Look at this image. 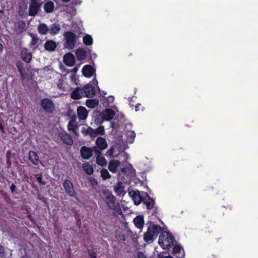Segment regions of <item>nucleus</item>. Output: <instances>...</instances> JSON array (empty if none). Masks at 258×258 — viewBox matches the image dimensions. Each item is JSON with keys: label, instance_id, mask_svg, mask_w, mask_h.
<instances>
[{"label": "nucleus", "instance_id": "obj_1", "mask_svg": "<svg viewBox=\"0 0 258 258\" xmlns=\"http://www.w3.org/2000/svg\"><path fill=\"white\" fill-rule=\"evenodd\" d=\"M108 169L112 173H117L120 168V172L118 174V178L124 182H127L135 175V170L131 165L126 168H121V163L117 160H111L108 164Z\"/></svg>", "mask_w": 258, "mask_h": 258}, {"label": "nucleus", "instance_id": "obj_2", "mask_svg": "<svg viewBox=\"0 0 258 258\" xmlns=\"http://www.w3.org/2000/svg\"><path fill=\"white\" fill-rule=\"evenodd\" d=\"M160 226L156 225H150L147 231L144 234V239L148 242H152L161 231Z\"/></svg>", "mask_w": 258, "mask_h": 258}, {"label": "nucleus", "instance_id": "obj_3", "mask_svg": "<svg viewBox=\"0 0 258 258\" xmlns=\"http://www.w3.org/2000/svg\"><path fill=\"white\" fill-rule=\"evenodd\" d=\"M173 242V238L169 232L164 231L160 235L158 243L163 249H168Z\"/></svg>", "mask_w": 258, "mask_h": 258}, {"label": "nucleus", "instance_id": "obj_4", "mask_svg": "<svg viewBox=\"0 0 258 258\" xmlns=\"http://www.w3.org/2000/svg\"><path fill=\"white\" fill-rule=\"evenodd\" d=\"M97 84V80L93 79L91 82L82 88L84 97H90L94 95L96 91V87L98 88Z\"/></svg>", "mask_w": 258, "mask_h": 258}, {"label": "nucleus", "instance_id": "obj_5", "mask_svg": "<svg viewBox=\"0 0 258 258\" xmlns=\"http://www.w3.org/2000/svg\"><path fill=\"white\" fill-rule=\"evenodd\" d=\"M128 195L136 205H139L142 202H143L144 199L148 197L147 192L139 190H132L128 192Z\"/></svg>", "mask_w": 258, "mask_h": 258}, {"label": "nucleus", "instance_id": "obj_6", "mask_svg": "<svg viewBox=\"0 0 258 258\" xmlns=\"http://www.w3.org/2000/svg\"><path fill=\"white\" fill-rule=\"evenodd\" d=\"M64 37L66 40L64 47L69 49H73L77 40L76 35L72 32L68 31L64 33Z\"/></svg>", "mask_w": 258, "mask_h": 258}, {"label": "nucleus", "instance_id": "obj_7", "mask_svg": "<svg viewBox=\"0 0 258 258\" xmlns=\"http://www.w3.org/2000/svg\"><path fill=\"white\" fill-rule=\"evenodd\" d=\"M102 194L108 206L111 209H115L116 208L115 198L112 193L108 190H104L102 191Z\"/></svg>", "mask_w": 258, "mask_h": 258}, {"label": "nucleus", "instance_id": "obj_8", "mask_svg": "<svg viewBox=\"0 0 258 258\" xmlns=\"http://www.w3.org/2000/svg\"><path fill=\"white\" fill-rule=\"evenodd\" d=\"M40 7L39 0H31L29 6V15L35 16Z\"/></svg>", "mask_w": 258, "mask_h": 258}, {"label": "nucleus", "instance_id": "obj_9", "mask_svg": "<svg viewBox=\"0 0 258 258\" xmlns=\"http://www.w3.org/2000/svg\"><path fill=\"white\" fill-rule=\"evenodd\" d=\"M41 105L43 109L47 112L51 113L54 109L53 103L48 99H42L41 101Z\"/></svg>", "mask_w": 258, "mask_h": 258}, {"label": "nucleus", "instance_id": "obj_10", "mask_svg": "<svg viewBox=\"0 0 258 258\" xmlns=\"http://www.w3.org/2000/svg\"><path fill=\"white\" fill-rule=\"evenodd\" d=\"M82 72L84 76L90 78L95 74V70L91 65H85Z\"/></svg>", "mask_w": 258, "mask_h": 258}, {"label": "nucleus", "instance_id": "obj_11", "mask_svg": "<svg viewBox=\"0 0 258 258\" xmlns=\"http://www.w3.org/2000/svg\"><path fill=\"white\" fill-rule=\"evenodd\" d=\"M64 63L69 67H72L75 63V56L72 53L68 52L63 56Z\"/></svg>", "mask_w": 258, "mask_h": 258}, {"label": "nucleus", "instance_id": "obj_12", "mask_svg": "<svg viewBox=\"0 0 258 258\" xmlns=\"http://www.w3.org/2000/svg\"><path fill=\"white\" fill-rule=\"evenodd\" d=\"M63 186L66 191V192L72 197H74L75 195V192L74 189L73 185L72 182L68 180H64Z\"/></svg>", "mask_w": 258, "mask_h": 258}, {"label": "nucleus", "instance_id": "obj_13", "mask_svg": "<svg viewBox=\"0 0 258 258\" xmlns=\"http://www.w3.org/2000/svg\"><path fill=\"white\" fill-rule=\"evenodd\" d=\"M87 133L90 134L92 138H95L98 135H104L105 130L104 127L102 126H100L95 130L89 127L87 129Z\"/></svg>", "mask_w": 258, "mask_h": 258}, {"label": "nucleus", "instance_id": "obj_14", "mask_svg": "<svg viewBox=\"0 0 258 258\" xmlns=\"http://www.w3.org/2000/svg\"><path fill=\"white\" fill-rule=\"evenodd\" d=\"M120 154V152L118 149L117 145H114L110 148L106 152V156L107 157H118Z\"/></svg>", "mask_w": 258, "mask_h": 258}, {"label": "nucleus", "instance_id": "obj_15", "mask_svg": "<svg viewBox=\"0 0 258 258\" xmlns=\"http://www.w3.org/2000/svg\"><path fill=\"white\" fill-rule=\"evenodd\" d=\"M77 114L80 120H84L88 116V112L85 107L79 106L77 108Z\"/></svg>", "mask_w": 258, "mask_h": 258}, {"label": "nucleus", "instance_id": "obj_16", "mask_svg": "<svg viewBox=\"0 0 258 258\" xmlns=\"http://www.w3.org/2000/svg\"><path fill=\"white\" fill-rule=\"evenodd\" d=\"M115 115L114 110L112 109H106L102 113L101 117L103 119L109 120L112 119Z\"/></svg>", "mask_w": 258, "mask_h": 258}, {"label": "nucleus", "instance_id": "obj_17", "mask_svg": "<svg viewBox=\"0 0 258 258\" xmlns=\"http://www.w3.org/2000/svg\"><path fill=\"white\" fill-rule=\"evenodd\" d=\"M95 143L97 148L101 150H104L108 147L107 142L105 139L102 137L97 138Z\"/></svg>", "mask_w": 258, "mask_h": 258}, {"label": "nucleus", "instance_id": "obj_18", "mask_svg": "<svg viewBox=\"0 0 258 258\" xmlns=\"http://www.w3.org/2000/svg\"><path fill=\"white\" fill-rule=\"evenodd\" d=\"M92 150L86 147H83L81 149L82 157L85 159H89L92 155Z\"/></svg>", "mask_w": 258, "mask_h": 258}, {"label": "nucleus", "instance_id": "obj_19", "mask_svg": "<svg viewBox=\"0 0 258 258\" xmlns=\"http://www.w3.org/2000/svg\"><path fill=\"white\" fill-rule=\"evenodd\" d=\"M83 96H84V95L83 90L79 87L74 90L71 94V98L75 100L79 99Z\"/></svg>", "mask_w": 258, "mask_h": 258}, {"label": "nucleus", "instance_id": "obj_20", "mask_svg": "<svg viewBox=\"0 0 258 258\" xmlns=\"http://www.w3.org/2000/svg\"><path fill=\"white\" fill-rule=\"evenodd\" d=\"M59 136L64 143L69 145L73 144V141L72 138L66 132L60 133Z\"/></svg>", "mask_w": 258, "mask_h": 258}, {"label": "nucleus", "instance_id": "obj_21", "mask_svg": "<svg viewBox=\"0 0 258 258\" xmlns=\"http://www.w3.org/2000/svg\"><path fill=\"white\" fill-rule=\"evenodd\" d=\"M21 57L26 62H29L32 58V54L27 49L24 48L21 51Z\"/></svg>", "mask_w": 258, "mask_h": 258}, {"label": "nucleus", "instance_id": "obj_22", "mask_svg": "<svg viewBox=\"0 0 258 258\" xmlns=\"http://www.w3.org/2000/svg\"><path fill=\"white\" fill-rule=\"evenodd\" d=\"M29 157L30 160L34 164L36 165H39L40 164H41V161L39 160V157L35 152H29Z\"/></svg>", "mask_w": 258, "mask_h": 258}, {"label": "nucleus", "instance_id": "obj_23", "mask_svg": "<svg viewBox=\"0 0 258 258\" xmlns=\"http://www.w3.org/2000/svg\"><path fill=\"white\" fill-rule=\"evenodd\" d=\"M114 190L116 194L119 196H123L125 194L124 186L121 182H118L114 186Z\"/></svg>", "mask_w": 258, "mask_h": 258}, {"label": "nucleus", "instance_id": "obj_24", "mask_svg": "<svg viewBox=\"0 0 258 258\" xmlns=\"http://www.w3.org/2000/svg\"><path fill=\"white\" fill-rule=\"evenodd\" d=\"M134 223L136 226L139 229H142L144 226V221L143 216H137L134 219Z\"/></svg>", "mask_w": 258, "mask_h": 258}, {"label": "nucleus", "instance_id": "obj_25", "mask_svg": "<svg viewBox=\"0 0 258 258\" xmlns=\"http://www.w3.org/2000/svg\"><path fill=\"white\" fill-rule=\"evenodd\" d=\"M68 128L70 131H72L74 134H78V126L75 120H71L68 125Z\"/></svg>", "mask_w": 258, "mask_h": 258}, {"label": "nucleus", "instance_id": "obj_26", "mask_svg": "<svg viewBox=\"0 0 258 258\" xmlns=\"http://www.w3.org/2000/svg\"><path fill=\"white\" fill-rule=\"evenodd\" d=\"M143 203L146 206L148 209L153 208L155 205V201L151 199L148 194V197H146L143 200Z\"/></svg>", "mask_w": 258, "mask_h": 258}, {"label": "nucleus", "instance_id": "obj_27", "mask_svg": "<svg viewBox=\"0 0 258 258\" xmlns=\"http://www.w3.org/2000/svg\"><path fill=\"white\" fill-rule=\"evenodd\" d=\"M173 252L177 255V258H182L184 255V250L183 248L178 245H175L173 247Z\"/></svg>", "mask_w": 258, "mask_h": 258}, {"label": "nucleus", "instance_id": "obj_28", "mask_svg": "<svg viewBox=\"0 0 258 258\" xmlns=\"http://www.w3.org/2000/svg\"><path fill=\"white\" fill-rule=\"evenodd\" d=\"M60 30V25L58 24H53L50 25L49 32L51 35L57 34Z\"/></svg>", "mask_w": 258, "mask_h": 258}, {"label": "nucleus", "instance_id": "obj_29", "mask_svg": "<svg viewBox=\"0 0 258 258\" xmlns=\"http://www.w3.org/2000/svg\"><path fill=\"white\" fill-rule=\"evenodd\" d=\"M56 43L52 40L47 41L45 43V48L48 51H53L56 47Z\"/></svg>", "mask_w": 258, "mask_h": 258}, {"label": "nucleus", "instance_id": "obj_30", "mask_svg": "<svg viewBox=\"0 0 258 258\" xmlns=\"http://www.w3.org/2000/svg\"><path fill=\"white\" fill-rule=\"evenodd\" d=\"M125 134L127 137L126 142L130 144L133 143L136 137L135 132L133 131H128L126 132Z\"/></svg>", "mask_w": 258, "mask_h": 258}, {"label": "nucleus", "instance_id": "obj_31", "mask_svg": "<svg viewBox=\"0 0 258 258\" xmlns=\"http://www.w3.org/2000/svg\"><path fill=\"white\" fill-rule=\"evenodd\" d=\"M99 104V101L97 99H87L86 105L90 108H94Z\"/></svg>", "mask_w": 258, "mask_h": 258}, {"label": "nucleus", "instance_id": "obj_32", "mask_svg": "<svg viewBox=\"0 0 258 258\" xmlns=\"http://www.w3.org/2000/svg\"><path fill=\"white\" fill-rule=\"evenodd\" d=\"M86 51L82 48H79L76 51V55L78 59L82 60L86 57Z\"/></svg>", "mask_w": 258, "mask_h": 258}, {"label": "nucleus", "instance_id": "obj_33", "mask_svg": "<svg viewBox=\"0 0 258 258\" xmlns=\"http://www.w3.org/2000/svg\"><path fill=\"white\" fill-rule=\"evenodd\" d=\"M96 162L98 165L102 166H105L107 164L106 160L101 154H99L97 155V156L96 157Z\"/></svg>", "mask_w": 258, "mask_h": 258}, {"label": "nucleus", "instance_id": "obj_34", "mask_svg": "<svg viewBox=\"0 0 258 258\" xmlns=\"http://www.w3.org/2000/svg\"><path fill=\"white\" fill-rule=\"evenodd\" d=\"M54 4L51 2H48L44 5V10L46 13H51L54 9Z\"/></svg>", "mask_w": 258, "mask_h": 258}, {"label": "nucleus", "instance_id": "obj_35", "mask_svg": "<svg viewBox=\"0 0 258 258\" xmlns=\"http://www.w3.org/2000/svg\"><path fill=\"white\" fill-rule=\"evenodd\" d=\"M38 32L42 35L46 34L49 31L48 26L44 24H40L38 27Z\"/></svg>", "mask_w": 258, "mask_h": 258}, {"label": "nucleus", "instance_id": "obj_36", "mask_svg": "<svg viewBox=\"0 0 258 258\" xmlns=\"http://www.w3.org/2000/svg\"><path fill=\"white\" fill-rule=\"evenodd\" d=\"M83 168L87 174L91 175L93 173V168L92 166L88 163H85L83 165Z\"/></svg>", "mask_w": 258, "mask_h": 258}, {"label": "nucleus", "instance_id": "obj_37", "mask_svg": "<svg viewBox=\"0 0 258 258\" xmlns=\"http://www.w3.org/2000/svg\"><path fill=\"white\" fill-rule=\"evenodd\" d=\"M83 41L85 45H91L93 43V38L91 35L86 34L83 37Z\"/></svg>", "mask_w": 258, "mask_h": 258}, {"label": "nucleus", "instance_id": "obj_38", "mask_svg": "<svg viewBox=\"0 0 258 258\" xmlns=\"http://www.w3.org/2000/svg\"><path fill=\"white\" fill-rule=\"evenodd\" d=\"M101 176L104 180L111 178V175L106 169H103L101 170Z\"/></svg>", "mask_w": 258, "mask_h": 258}, {"label": "nucleus", "instance_id": "obj_39", "mask_svg": "<svg viewBox=\"0 0 258 258\" xmlns=\"http://www.w3.org/2000/svg\"><path fill=\"white\" fill-rule=\"evenodd\" d=\"M31 37V41L30 42V45L34 48L36 46L38 43V38L36 35L34 34H30Z\"/></svg>", "mask_w": 258, "mask_h": 258}, {"label": "nucleus", "instance_id": "obj_40", "mask_svg": "<svg viewBox=\"0 0 258 258\" xmlns=\"http://www.w3.org/2000/svg\"><path fill=\"white\" fill-rule=\"evenodd\" d=\"M57 87L62 90H66L64 86H63V80L59 79L57 83Z\"/></svg>", "mask_w": 258, "mask_h": 258}, {"label": "nucleus", "instance_id": "obj_41", "mask_svg": "<svg viewBox=\"0 0 258 258\" xmlns=\"http://www.w3.org/2000/svg\"><path fill=\"white\" fill-rule=\"evenodd\" d=\"M71 81L75 84H77L79 79L75 74H72L70 76Z\"/></svg>", "mask_w": 258, "mask_h": 258}, {"label": "nucleus", "instance_id": "obj_42", "mask_svg": "<svg viewBox=\"0 0 258 258\" xmlns=\"http://www.w3.org/2000/svg\"><path fill=\"white\" fill-rule=\"evenodd\" d=\"M138 258H146V257L143 252H139L138 254Z\"/></svg>", "mask_w": 258, "mask_h": 258}, {"label": "nucleus", "instance_id": "obj_43", "mask_svg": "<svg viewBox=\"0 0 258 258\" xmlns=\"http://www.w3.org/2000/svg\"><path fill=\"white\" fill-rule=\"evenodd\" d=\"M117 236L120 240H121V241L125 240V236L124 235H118Z\"/></svg>", "mask_w": 258, "mask_h": 258}, {"label": "nucleus", "instance_id": "obj_44", "mask_svg": "<svg viewBox=\"0 0 258 258\" xmlns=\"http://www.w3.org/2000/svg\"><path fill=\"white\" fill-rule=\"evenodd\" d=\"M114 97L113 96H109L108 98V101L109 103H112L114 101Z\"/></svg>", "mask_w": 258, "mask_h": 258}, {"label": "nucleus", "instance_id": "obj_45", "mask_svg": "<svg viewBox=\"0 0 258 258\" xmlns=\"http://www.w3.org/2000/svg\"><path fill=\"white\" fill-rule=\"evenodd\" d=\"M4 251V248L0 246V257L3 256V253Z\"/></svg>", "mask_w": 258, "mask_h": 258}, {"label": "nucleus", "instance_id": "obj_46", "mask_svg": "<svg viewBox=\"0 0 258 258\" xmlns=\"http://www.w3.org/2000/svg\"><path fill=\"white\" fill-rule=\"evenodd\" d=\"M90 256L91 258H96V254L94 252L90 253Z\"/></svg>", "mask_w": 258, "mask_h": 258}, {"label": "nucleus", "instance_id": "obj_47", "mask_svg": "<svg viewBox=\"0 0 258 258\" xmlns=\"http://www.w3.org/2000/svg\"><path fill=\"white\" fill-rule=\"evenodd\" d=\"M37 180L39 183H42V178L41 176H38Z\"/></svg>", "mask_w": 258, "mask_h": 258}, {"label": "nucleus", "instance_id": "obj_48", "mask_svg": "<svg viewBox=\"0 0 258 258\" xmlns=\"http://www.w3.org/2000/svg\"><path fill=\"white\" fill-rule=\"evenodd\" d=\"M141 106V104H138V105H137L136 106V111H138L140 110L139 109V106Z\"/></svg>", "mask_w": 258, "mask_h": 258}, {"label": "nucleus", "instance_id": "obj_49", "mask_svg": "<svg viewBox=\"0 0 258 258\" xmlns=\"http://www.w3.org/2000/svg\"><path fill=\"white\" fill-rule=\"evenodd\" d=\"M78 70V69L77 68H75L73 69V74H75Z\"/></svg>", "mask_w": 258, "mask_h": 258}, {"label": "nucleus", "instance_id": "obj_50", "mask_svg": "<svg viewBox=\"0 0 258 258\" xmlns=\"http://www.w3.org/2000/svg\"><path fill=\"white\" fill-rule=\"evenodd\" d=\"M160 258H173V257H172L171 256H170V255H168V256H160Z\"/></svg>", "mask_w": 258, "mask_h": 258}, {"label": "nucleus", "instance_id": "obj_51", "mask_svg": "<svg viewBox=\"0 0 258 258\" xmlns=\"http://www.w3.org/2000/svg\"><path fill=\"white\" fill-rule=\"evenodd\" d=\"M17 67L18 68L19 72L22 74V70L20 67L18 66V64H17Z\"/></svg>", "mask_w": 258, "mask_h": 258}, {"label": "nucleus", "instance_id": "obj_52", "mask_svg": "<svg viewBox=\"0 0 258 258\" xmlns=\"http://www.w3.org/2000/svg\"><path fill=\"white\" fill-rule=\"evenodd\" d=\"M63 2L68 3L70 1V0H62Z\"/></svg>", "mask_w": 258, "mask_h": 258}, {"label": "nucleus", "instance_id": "obj_53", "mask_svg": "<svg viewBox=\"0 0 258 258\" xmlns=\"http://www.w3.org/2000/svg\"><path fill=\"white\" fill-rule=\"evenodd\" d=\"M14 187V186L13 185H12L11 186V187L12 190H13V189H14V187Z\"/></svg>", "mask_w": 258, "mask_h": 258}, {"label": "nucleus", "instance_id": "obj_54", "mask_svg": "<svg viewBox=\"0 0 258 258\" xmlns=\"http://www.w3.org/2000/svg\"><path fill=\"white\" fill-rule=\"evenodd\" d=\"M14 187V186L13 185H12L11 186V187L12 190H13V189H14V187Z\"/></svg>", "mask_w": 258, "mask_h": 258}]
</instances>
